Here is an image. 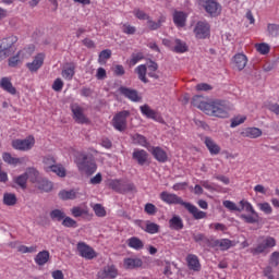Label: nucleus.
Returning a JSON list of instances; mask_svg holds the SVG:
<instances>
[{"mask_svg": "<svg viewBox=\"0 0 279 279\" xmlns=\"http://www.w3.org/2000/svg\"><path fill=\"white\" fill-rule=\"evenodd\" d=\"M199 96H195L192 99V106L198 108L205 114L209 117H218L219 119H228L230 117V110H232V106L230 102L226 100H217L211 102L201 101Z\"/></svg>", "mask_w": 279, "mask_h": 279, "instance_id": "f257e3e1", "label": "nucleus"}, {"mask_svg": "<svg viewBox=\"0 0 279 279\" xmlns=\"http://www.w3.org/2000/svg\"><path fill=\"white\" fill-rule=\"evenodd\" d=\"M160 198L162 202H165L166 204H179L180 206H184L187 211L190 213L191 216H193L194 219L199 220V219H206L207 214L205 211L199 210V208H197V206L184 202L182 199V197L175 195V194H171L169 192H162L160 194Z\"/></svg>", "mask_w": 279, "mask_h": 279, "instance_id": "f03ea898", "label": "nucleus"}, {"mask_svg": "<svg viewBox=\"0 0 279 279\" xmlns=\"http://www.w3.org/2000/svg\"><path fill=\"white\" fill-rule=\"evenodd\" d=\"M16 43H19V37L14 35L0 40V62L5 58H10L16 51V46H14Z\"/></svg>", "mask_w": 279, "mask_h": 279, "instance_id": "7ed1b4c3", "label": "nucleus"}, {"mask_svg": "<svg viewBox=\"0 0 279 279\" xmlns=\"http://www.w3.org/2000/svg\"><path fill=\"white\" fill-rule=\"evenodd\" d=\"M276 247V238L272 236H262L258 240V243L255 247L250 248V253L253 254V256H258V254H269L271 252V248Z\"/></svg>", "mask_w": 279, "mask_h": 279, "instance_id": "20e7f679", "label": "nucleus"}, {"mask_svg": "<svg viewBox=\"0 0 279 279\" xmlns=\"http://www.w3.org/2000/svg\"><path fill=\"white\" fill-rule=\"evenodd\" d=\"M128 119H130V111H119L113 116L111 120V125L118 132H125V130H128Z\"/></svg>", "mask_w": 279, "mask_h": 279, "instance_id": "39448f33", "label": "nucleus"}, {"mask_svg": "<svg viewBox=\"0 0 279 279\" xmlns=\"http://www.w3.org/2000/svg\"><path fill=\"white\" fill-rule=\"evenodd\" d=\"M240 206H241L240 210H245L246 213L251 214V215H245V214L241 215V219H243L245 223H258V219H259L258 213H256V210L254 209V206H252L250 202L241 201Z\"/></svg>", "mask_w": 279, "mask_h": 279, "instance_id": "423d86ee", "label": "nucleus"}, {"mask_svg": "<svg viewBox=\"0 0 279 279\" xmlns=\"http://www.w3.org/2000/svg\"><path fill=\"white\" fill-rule=\"evenodd\" d=\"M78 171H82V173H85L86 175H93L95 171H97V163L88 156L81 155V158H78L77 161Z\"/></svg>", "mask_w": 279, "mask_h": 279, "instance_id": "0eeeda50", "label": "nucleus"}, {"mask_svg": "<svg viewBox=\"0 0 279 279\" xmlns=\"http://www.w3.org/2000/svg\"><path fill=\"white\" fill-rule=\"evenodd\" d=\"M11 145L17 151H29L36 145V138H34V135H29L24 140H13Z\"/></svg>", "mask_w": 279, "mask_h": 279, "instance_id": "6e6552de", "label": "nucleus"}, {"mask_svg": "<svg viewBox=\"0 0 279 279\" xmlns=\"http://www.w3.org/2000/svg\"><path fill=\"white\" fill-rule=\"evenodd\" d=\"M198 3L211 16H219L221 14V4L215 0H198Z\"/></svg>", "mask_w": 279, "mask_h": 279, "instance_id": "1a4fd4ad", "label": "nucleus"}, {"mask_svg": "<svg viewBox=\"0 0 279 279\" xmlns=\"http://www.w3.org/2000/svg\"><path fill=\"white\" fill-rule=\"evenodd\" d=\"M109 186L117 193H130L135 189L133 183L125 180H112Z\"/></svg>", "mask_w": 279, "mask_h": 279, "instance_id": "9d476101", "label": "nucleus"}, {"mask_svg": "<svg viewBox=\"0 0 279 279\" xmlns=\"http://www.w3.org/2000/svg\"><path fill=\"white\" fill-rule=\"evenodd\" d=\"M76 250L78 252V255L86 260H93V258H97V252H95V248L90 247L85 242H78L76 244Z\"/></svg>", "mask_w": 279, "mask_h": 279, "instance_id": "9b49d317", "label": "nucleus"}, {"mask_svg": "<svg viewBox=\"0 0 279 279\" xmlns=\"http://www.w3.org/2000/svg\"><path fill=\"white\" fill-rule=\"evenodd\" d=\"M194 34L199 39L208 38L210 36V24L206 21L197 22L194 27Z\"/></svg>", "mask_w": 279, "mask_h": 279, "instance_id": "f8f14e48", "label": "nucleus"}, {"mask_svg": "<svg viewBox=\"0 0 279 279\" xmlns=\"http://www.w3.org/2000/svg\"><path fill=\"white\" fill-rule=\"evenodd\" d=\"M119 93H120V95H123V97L129 99L130 101H134V102L143 101V96H141L138 94V90H136V89H132L130 87L121 86L119 88Z\"/></svg>", "mask_w": 279, "mask_h": 279, "instance_id": "ddd939ff", "label": "nucleus"}, {"mask_svg": "<svg viewBox=\"0 0 279 279\" xmlns=\"http://www.w3.org/2000/svg\"><path fill=\"white\" fill-rule=\"evenodd\" d=\"M43 64H45V53H38L34 57L32 62L26 63V69H28L31 73H38Z\"/></svg>", "mask_w": 279, "mask_h": 279, "instance_id": "4468645a", "label": "nucleus"}, {"mask_svg": "<svg viewBox=\"0 0 279 279\" xmlns=\"http://www.w3.org/2000/svg\"><path fill=\"white\" fill-rule=\"evenodd\" d=\"M2 160L7 162V165H11V167H17V165H27L29 162V158L27 157H12V154L10 153H3L2 154Z\"/></svg>", "mask_w": 279, "mask_h": 279, "instance_id": "2eb2a0df", "label": "nucleus"}, {"mask_svg": "<svg viewBox=\"0 0 279 279\" xmlns=\"http://www.w3.org/2000/svg\"><path fill=\"white\" fill-rule=\"evenodd\" d=\"M71 110L73 114V119L76 123H88V118L84 114V108L80 107V105L74 104L71 105Z\"/></svg>", "mask_w": 279, "mask_h": 279, "instance_id": "dca6fc26", "label": "nucleus"}, {"mask_svg": "<svg viewBox=\"0 0 279 279\" xmlns=\"http://www.w3.org/2000/svg\"><path fill=\"white\" fill-rule=\"evenodd\" d=\"M119 276V270L114 265L105 266L99 272L98 278L100 279H114Z\"/></svg>", "mask_w": 279, "mask_h": 279, "instance_id": "f3484780", "label": "nucleus"}, {"mask_svg": "<svg viewBox=\"0 0 279 279\" xmlns=\"http://www.w3.org/2000/svg\"><path fill=\"white\" fill-rule=\"evenodd\" d=\"M209 247H219L221 252H226L230 250V247H234V242L230 239L210 240Z\"/></svg>", "mask_w": 279, "mask_h": 279, "instance_id": "a211bd4d", "label": "nucleus"}, {"mask_svg": "<svg viewBox=\"0 0 279 279\" xmlns=\"http://www.w3.org/2000/svg\"><path fill=\"white\" fill-rule=\"evenodd\" d=\"M29 56L27 54V49L20 50L16 56H13L9 58V66L12 69L19 66V64H22L23 60L25 58H28Z\"/></svg>", "mask_w": 279, "mask_h": 279, "instance_id": "6ab92c4d", "label": "nucleus"}, {"mask_svg": "<svg viewBox=\"0 0 279 279\" xmlns=\"http://www.w3.org/2000/svg\"><path fill=\"white\" fill-rule=\"evenodd\" d=\"M0 88L9 95H16V87L12 84V78L8 76L0 78Z\"/></svg>", "mask_w": 279, "mask_h": 279, "instance_id": "aec40b11", "label": "nucleus"}, {"mask_svg": "<svg viewBox=\"0 0 279 279\" xmlns=\"http://www.w3.org/2000/svg\"><path fill=\"white\" fill-rule=\"evenodd\" d=\"M186 263L189 269L192 271H202V264L199 263V257H197V255L189 254L186 256Z\"/></svg>", "mask_w": 279, "mask_h": 279, "instance_id": "412c9836", "label": "nucleus"}, {"mask_svg": "<svg viewBox=\"0 0 279 279\" xmlns=\"http://www.w3.org/2000/svg\"><path fill=\"white\" fill-rule=\"evenodd\" d=\"M243 138H260L263 136V130L258 128H246L241 132Z\"/></svg>", "mask_w": 279, "mask_h": 279, "instance_id": "4be33fe9", "label": "nucleus"}, {"mask_svg": "<svg viewBox=\"0 0 279 279\" xmlns=\"http://www.w3.org/2000/svg\"><path fill=\"white\" fill-rule=\"evenodd\" d=\"M132 142L134 143V145H140L141 147H145L146 149H148V151H151V144L148 143L147 137H145V135L138 133L133 134Z\"/></svg>", "mask_w": 279, "mask_h": 279, "instance_id": "5701e85b", "label": "nucleus"}, {"mask_svg": "<svg viewBox=\"0 0 279 279\" xmlns=\"http://www.w3.org/2000/svg\"><path fill=\"white\" fill-rule=\"evenodd\" d=\"M163 23H167V16L165 15H160L157 21L151 20V17H148L147 20V26L150 32H156V29H160Z\"/></svg>", "mask_w": 279, "mask_h": 279, "instance_id": "b1692460", "label": "nucleus"}, {"mask_svg": "<svg viewBox=\"0 0 279 279\" xmlns=\"http://www.w3.org/2000/svg\"><path fill=\"white\" fill-rule=\"evenodd\" d=\"M204 143L207 149L209 150V153L211 154V156H217L218 154L221 153V147L217 145V143L213 138L205 137Z\"/></svg>", "mask_w": 279, "mask_h": 279, "instance_id": "393cba45", "label": "nucleus"}, {"mask_svg": "<svg viewBox=\"0 0 279 279\" xmlns=\"http://www.w3.org/2000/svg\"><path fill=\"white\" fill-rule=\"evenodd\" d=\"M147 158H149V154H147L145 149H135L133 151V160H136L141 167L147 162Z\"/></svg>", "mask_w": 279, "mask_h": 279, "instance_id": "a878e982", "label": "nucleus"}, {"mask_svg": "<svg viewBox=\"0 0 279 279\" xmlns=\"http://www.w3.org/2000/svg\"><path fill=\"white\" fill-rule=\"evenodd\" d=\"M149 149V151L153 154L154 158L158 160V162H167V151H165L161 147L150 146Z\"/></svg>", "mask_w": 279, "mask_h": 279, "instance_id": "bb28decb", "label": "nucleus"}, {"mask_svg": "<svg viewBox=\"0 0 279 279\" xmlns=\"http://www.w3.org/2000/svg\"><path fill=\"white\" fill-rule=\"evenodd\" d=\"M49 258H51V255L49 254V251H40L36 256H35V263L39 267H43L49 263Z\"/></svg>", "mask_w": 279, "mask_h": 279, "instance_id": "cd10ccee", "label": "nucleus"}, {"mask_svg": "<svg viewBox=\"0 0 279 279\" xmlns=\"http://www.w3.org/2000/svg\"><path fill=\"white\" fill-rule=\"evenodd\" d=\"M62 77L71 82L75 75V63H66L61 72Z\"/></svg>", "mask_w": 279, "mask_h": 279, "instance_id": "c85d7f7f", "label": "nucleus"}, {"mask_svg": "<svg viewBox=\"0 0 279 279\" xmlns=\"http://www.w3.org/2000/svg\"><path fill=\"white\" fill-rule=\"evenodd\" d=\"M233 62L239 71H243L247 66V57L243 53H238L233 57Z\"/></svg>", "mask_w": 279, "mask_h": 279, "instance_id": "c756f323", "label": "nucleus"}, {"mask_svg": "<svg viewBox=\"0 0 279 279\" xmlns=\"http://www.w3.org/2000/svg\"><path fill=\"white\" fill-rule=\"evenodd\" d=\"M173 23L178 27H184L186 25V13L182 11H174Z\"/></svg>", "mask_w": 279, "mask_h": 279, "instance_id": "7c9ffc66", "label": "nucleus"}, {"mask_svg": "<svg viewBox=\"0 0 279 279\" xmlns=\"http://www.w3.org/2000/svg\"><path fill=\"white\" fill-rule=\"evenodd\" d=\"M140 110L144 117H147V119H154V121L158 119V113H156V111H154L148 105L141 106Z\"/></svg>", "mask_w": 279, "mask_h": 279, "instance_id": "2f4dec72", "label": "nucleus"}, {"mask_svg": "<svg viewBox=\"0 0 279 279\" xmlns=\"http://www.w3.org/2000/svg\"><path fill=\"white\" fill-rule=\"evenodd\" d=\"M169 228H171V230H182L184 228V222L182 221V218L180 216H173L169 220Z\"/></svg>", "mask_w": 279, "mask_h": 279, "instance_id": "473e14b6", "label": "nucleus"}, {"mask_svg": "<svg viewBox=\"0 0 279 279\" xmlns=\"http://www.w3.org/2000/svg\"><path fill=\"white\" fill-rule=\"evenodd\" d=\"M29 178V174L27 172L20 174L13 179V182L20 186V189H27V180Z\"/></svg>", "mask_w": 279, "mask_h": 279, "instance_id": "72a5a7b5", "label": "nucleus"}, {"mask_svg": "<svg viewBox=\"0 0 279 279\" xmlns=\"http://www.w3.org/2000/svg\"><path fill=\"white\" fill-rule=\"evenodd\" d=\"M77 191L76 190H62L59 192L60 199L66 201V199H77Z\"/></svg>", "mask_w": 279, "mask_h": 279, "instance_id": "f704fd0d", "label": "nucleus"}, {"mask_svg": "<svg viewBox=\"0 0 279 279\" xmlns=\"http://www.w3.org/2000/svg\"><path fill=\"white\" fill-rule=\"evenodd\" d=\"M66 214L62 209H52L49 214L51 221H63Z\"/></svg>", "mask_w": 279, "mask_h": 279, "instance_id": "c9c22d12", "label": "nucleus"}, {"mask_svg": "<svg viewBox=\"0 0 279 279\" xmlns=\"http://www.w3.org/2000/svg\"><path fill=\"white\" fill-rule=\"evenodd\" d=\"M143 265V260L140 258H125L124 267L125 269H135V267H141Z\"/></svg>", "mask_w": 279, "mask_h": 279, "instance_id": "e433bc0d", "label": "nucleus"}, {"mask_svg": "<svg viewBox=\"0 0 279 279\" xmlns=\"http://www.w3.org/2000/svg\"><path fill=\"white\" fill-rule=\"evenodd\" d=\"M128 245L129 247H132V250H143V247H145V244L143 243V241L136 236L130 238L128 240Z\"/></svg>", "mask_w": 279, "mask_h": 279, "instance_id": "4c0bfd02", "label": "nucleus"}, {"mask_svg": "<svg viewBox=\"0 0 279 279\" xmlns=\"http://www.w3.org/2000/svg\"><path fill=\"white\" fill-rule=\"evenodd\" d=\"M173 51L175 53H186V51H189V47L186 46V43L180 40V39H175L173 43Z\"/></svg>", "mask_w": 279, "mask_h": 279, "instance_id": "58836bf2", "label": "nucleus"}, {"mask_svg": "<svg viewBox=\"0 0 279 279\" xmlns=\"http://www.w3.org/2000/svg\"><path fill=\"white\" fill-rule=\"evenodd\" d=\"M135 72L138 75V80H141V82H144V84H147V82H149L147 80V65L145 64H141L135 69Z\"/></svg>", "mask_w": 279, "mask_h": 279, "instance_id": "ea45409f", "label": "nucleus"}, {"mask_svg": "<svg viewBox=\"0 0 279 279\" xmlns=\"http://www.w3.org/2000/svg\"><path fill=\"white\" fill-rule=\"evenodd\" d=\"M146 69H148L149 71L148 72L149 77H154L155 80H158V74H156V71H158V63L150 60L147 62Z\"/></svg>", "mask_w": 279, "mask_h": 279, "instance_id": "a19ab883", "label": "nucleus"}, {"mask_svg": "<svg viewBox=\"0 0 279 279\" xmlns=\"http://www.w3.org/2000/svg\"><path fill=\"white\" fill-rule=\"evenodd\" d=\"M3 204H4V206H15V204H16V194L4 193L3 194Z\"/></svg>", "mask_w": 279, "mask_h": 279, "instance_id": "79ce46f5", "label": "nucleus"}, {"mask_svg": "<svg viewBox=\"0 0 279 279\" xmlns=\"http://www.w3.org/2000/svg\"><path fill=\"white\" fill-rule=\"evenodd\" d=\"M52 173H56L59 175V178H65L66 177V170L62 167V165H53L51 166L50 170Z\"/></svg>", "mask_w": 279, "mask_h": 279, "instance_id": "37998d69", "label": "nucleus"}, {"mask_svg": "<svg viewBox=\"0 0 279 279\" xmlns=\"http://www.w3.org/2000/svg\"><path fill=\"white\" fill-rule=\"evenodd\" d=\"M17 252L21 254H36L38 252V246L33 245V246H25V245H20L17 247Z\"/></svg>", "mask_w": 279, "mask_h": 279, "instance_id": "c03bdc74", "label": "nucleus"}, {"mask_svg": "<svg viewBox=\"0 0 279 279\" xmlns=\"http://www.w3.org/2000/svg\"><path fill=\"white\" fill-rule=\"evenodd\" d=\"M71 215L75 218L77 217H84V215H88V210L81 206H75L71 209Z\"/></svg>", "mask_w": 279, "mask_h": 279, "instance_id": "a18cd8bd", "label": "nucleus"}, {"mask_svg": "<svg viewBox=\"0 0 279 279\" xmlns=\"http://www.w3.org/2000/svg\"><path fill=\"white\" fill-rule=\"evenodd\" d=\"M267 33L271 38H277V36H279V24H268Z\"/></svg>", "mask_w": 279, "mask_h": 279, "instance_id": "49530a36", "label": "nucleus"}, {"mask_svg": "<svg viewBox=\"0 0 279 279\" xmlns=\"http://www.w3.org/2000/svg\"><path fill=\"white\" fill-rule=\"evenodd\" d=\"M61 226L64 228H77V221L69 216H64V219L61 220Z\"/></svg>", "mask_w": 279, "mask_h": 279, "instance_id": "de8ad7c7", "label": "nucleus"}, {"mask_svg": "<svg viewBox=\"0 0 279 279\" xmlns=\"http://www.w3.org/2000/svg\"><path fill=\"white\" fill-rule=\"evenodd\" d=\"M133 14L135 19H138V21H148L149 14L145 13V11L136 8L133 10Z\"/></svg>", "mask_w": 279, "mask_h": 279, "instance_id": "09e8293b", "label": "nucleus"}, {"mask_svg": "<svg viewBox=\"0 0 279 279\" xmlns=\"http://www.w3.org/2000/svg\"><path fill=\"white\" fill-rule=\"evenodd\" d=\"M38 189L40 191H44L45 193H49V191H51V189H53V183H51L47 180H41L39 182Z\"/></svg>", "mask_w": 279, "mask_h": 279, "instance_id": "8fccbe9b", "label": "nucleus"}, {"mask_svg": "<svg viewBox=\"0 0 279 279\" xmlns=\"http://www.w3.org/2000/svg\"><path fill=\"white\" fill-rule=\"evenodd\" d=\"M44 165H45L46 171H50L51 167L56 165V158H53V156L44 157Z\"/></svg>", "mask_w": 279, "mask_h": 279, "instance_id": "3c124183", "label": "nucleus"}, {"mask_svg": "<svg viewBox=\"0 0 279 279\" xmlns=\"http://www.w3.org/2000/svg\"><path fill=\"white\" fill-rule=\"evenodd\" d=\"M256 51H258V53H260L262 56H267V53H269L270 48L269 45L263 43V44H257L255 46Z\"/></svg>", "mask_w": 279, "mask_h": 279, "instance_id": "603ef678", "label": "nucleus"}, {"mask_svg": "<svg viewBox=\"0 0 279 279\" xmlns=\"http://www.w3.org/2000/svg\"><path fill=\"white\" fill-rule=\"evenodd\" d=\"M158 230H160V227L157 223L154 222H147L145 231L148 232V234H156L158 233Z\"/></svg>", "mask_w": 279, "mask_h": 279, "instance_id": "864d4df0", "label": "nucleus"}, {"mask_svg": "<svg viewBox=\"0 0 279 279\" xmlns=\"http://www.w3.org/2000/svg\"><path fill=\"white\" fill-rule=\"evenodd\" d=\"M222 205L228 210L241 213V208H239V206H236V204H234V202H232V201H223Z\"/></svg>", "mask_w": 279, "mask_h": 279, "instance_id": "5fc2aeb1", "label": "nucleus"}, {"mask_svg": "<svg viewBox=\"0 0 279 279\" xmlns=\"http://www.w3.org/2000/svg\"><path fill=\"white\" fill-rule=\"evenodd\" d=\"M257 206L262 213H265V215H271V213H274V209L269 203H259Z\"/></svg>", "mask_w": 279, "mask_h": 279, "instance_id": "6e6d98bb", "label": "nucleus"}, {"mask_svg": "<svg viewBox=\"0 0 279 279\" xmlns=\"http://www.w3.org/2000/svg\"><path fill=\"white\" fill-rule=\"evenodd\" d=\"M94 211L96 217H106V208L101 204L94 205Z\"/></svg>", "mask_w": 279, "mask_h": 279, "instance_id": "4d7b16f0", "label": "nucleus"}, {"mask_svg": "<svg viewBox=\"0 0 279 279\" xmlns=\"http://www.w3.org/2000/svg\"><path fill=\"white\" fill-rule=\"evenodd\" d=\"M247 118L245 116H238L231 121V128H238V125H241L242 123H245V120Z\"/></svg>", "mask_w": 279, "mask_h": 279, "instance_id": "13d9d810", "label": "nucleus"}, {"mask_svg": "<svg viewBox=\"0 0 279 279\" xmlns=\"http://www.w3.org/2000/svg\"><path fill=\"white\" fill-rule=\"evenodd\" d=\"M145 56L143 54V52L133 53L130 62L132 66H134L135 64H138V62H141V60H143Z\"/></svg>", "mask_w": 279, "mask_h": 279, "instance_id": "bf43d9fd", "label": "nucleus"}, {"mask_svg": "<svg viewBox=\"0 0 279 279\" xmlns=\"http://www.w3.org/2000/svg\"><path fill=\"white\" fill-rule=\"evenodd\" d=\"M122 32L123 34H128L129 36H132L136 34V28L130 24H123Z\"/></svg>", "mask_w": 279, "mask_h": 279, "instance_id": "052dcab7", "label": "nucleus"}, {"mask_svg": "<svg viewBox=\"0 0 279 279\" xmlns=\"http://www.w3.org/2000/svg\"><path fill=\"white\" fill-rule=\"evenodd\" d=\"M64 88V82H62L61 78H57L52 84V90H56V93H60Z\"/></svg>", "mask_w": 279, "mask_h": 279, "instance_id": "680f3d73", "label": "nucleus"}, {"mask_svg": "<svg viewBox=\"0 0 279 279\" xmlns=\"http://www.w3.org/2000/svg\"><path fill=\"white\" fill-rule=\"evenodd\" d=\"M193 239L196 243H209L210 244L209 239L206 238V235H204L203 233L194 234Z\"/></svg>", "mask_w": 279, "mask_h": 279, "instance_id": "e2e57ef3", "label": "nucleus"}, {"mask_svg": "<svg viewBox=\"0 0 279 279\" xmlns=\"http://www.w3.org/2000/svg\"><path fill=\"white\" fill-rule=\"evenodd\" d=\"M279 264V252L275 251L270 255V265H274V267H278Z\"/></svg>", "mask_w": 279, "mask_h": 279, "instance_id": "0e129e2a", "label": "nucleus"}, {"mask_svg": "<svg viewBox=\"0 0 279 279\" xmlns=\"http://www.w3.org/2000/svg\"><path fill=\"white\" fill-rule=\"evenodd\" d=\"M145 213L147 215H156V205L148 203L145 205Z\"/></svg>", "mask_w": 279, "mask_h": 279, "instance_id": "69168bd1", "label": "nucleus"}, {"mask_svg": "<svg viewBox=\"0 0 279 279\" xmlns=\"http://www.w3.org/2000/svg\"><path fill=\"white\" fill-rule=\"evenodd\" d=\"M110 56H112V51L102 50L99 54V60H110Z\"/></svg>", "mask_w": 279, "mask_h": 279, "instance_id": "338daca9", "label": "nucleus"}, {"mask_svg": "<svg viewBox=\"0 0 279 279\" xmlns=\"http://www.w3.org/2000/svg\"><path fill=\"white\" fill-rule=\"evenodd\" d=\"M268 110H270V112H274L275 114H277L279 117V105L278 104L269 105Z\"/></svg>", "mask_w": 279, "mask_h": 279, "instance_id": "774afa93", "label": "nucleus"}]
</instances>
